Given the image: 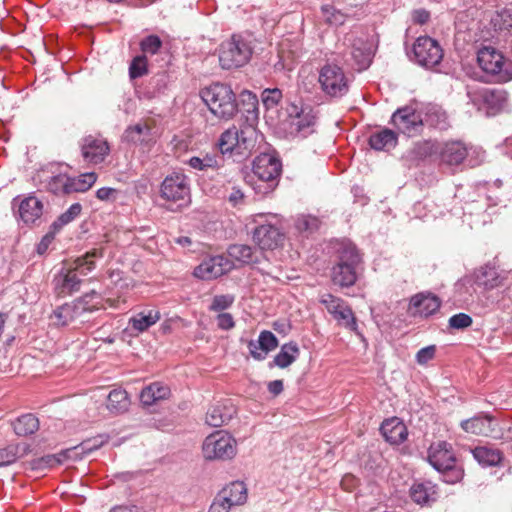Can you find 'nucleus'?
Listing matches in <instances>:
<instances>
[{
	"instance_id": "obj_6",
	"label": "nucleus",
	"mask_w": 512,
	"mask_h": 512,
	"mask_svg": "<svg viewBox=\"0 0 512 512\" xmlns=\"http://www.w3.org/2000/svg\"><path fill=\"white\" fill-rule=\"evenodd\" d=\"M282 164L278 157L269 153L258 155L253 161V173L258 178L255 190L259 194L266 195L272 192L278 185Z\"/></svg>"
},
{
	"instance_id": "obj_36",
	"label": "nucleus",
	"mask_w": 512,
	"mask_h": 512,
	"mask_svg": "<svg viewBox=\"0 0 512 512\" xmlns=\"http://www.w3.org/2000/svg\"><path fill=\"white\" fill-rule=\"evenodd\" d=\"M397 134L391 129H382L369 137V145L374 150H389L397 145Z\"/></svg>"
},
{
	"instance_id": "obj_41",
	"label": "nucleus",
	"mask_w": 512,
	"mask_h": 512,
	"mask_svg": "<svg viewBox=\"0 0 512 512\" xmlns=\"http://www.w3.org/2000/svg\"><path fill=\"white\" fill-rule=\"evenodd\" d=\"M128 394L123 389H113L107 395V409L112 413H122L129 407Z\"/></svg>"
},
{
	"instance_id": "obj_44",
	"label": "nucleus",
	"mask_w": 512,
	"mask_h": 512,
	"mask_svg": "<svg viewBox=\"0 0 512 512\" xmlns=\"http://www.w3.org/2000/svg\"><path fill=\"white\" fill-rule=\"evenodd\" d=\"M13 428L19 436L31 435L38 430L39 421L33 414H25L17 418L13 423Z\"/></svg>"
},
{
	"instance_id": "obj_39",
	"label": "nucleus",
	"mask_w": 512,
	"mask_h": 512,
	"mask_svg": "<svg viewBox=\"0 0 512 512\" xmlns=\"http://www.w3.org/2000/svg\"><path fill=\"white\" fill-rule=\"evenodd\" d=\"M475 460L484 467L496 466L502 460L501 452L487 446L476 447L472 450Z\"/></svg>"
},
{
	"instance_id": "obj_2",
	"label": "nucleus",
	"mask_w": 512,
	"mask_h": 512,
	"mask_svg": "<svg viewBox=\"0 0 512 512\" xmlns=\"http://www.w3.org/2000/svg\"><path fill=\"white\" fill-rule=\"evenodd\" d=\"M201 98L210 112L221 120L232 119L239 110L236 95L229 85L214 83L201 91Z\"/></svg>"
},
{
	"instance_id": "obj_8",
	"label": "nucleus",
	"mask_w": 512,
	"mask_h": 512,
	"mask_svg": "<svg viewBox=\"0 0 512 512\" xmlns=\"http://www.w3.org/2000/svg\"><path fill=\"white\" fill-rule=\"evenodd\" d=\"M467 96L478 111L485 110L487 115L497 114L507 102L506 91L479 85L467 86Z\"/></svg>"
},
{
	"instance_id": "obj_63",
	"label": "nucleus",
	"mask_w": 512,
	"mask_h": 512,
	"mask_svg": "<svg viewBox=\"0 0 512 512\" xmlns=\"http://www.w3.org/2000/svg\"><path fill=\"white\" fill-rule=\"evenodd\" d=\"M105 442H106V439H104L102 436H100L99 438L84 441L81 445L82 451L90 452L94 449L101 447Z\"/></svg>"
},
{
	"instance_id": "obj_18",
	"label": "nucleus",
	"mask_w": 512,
	"mask_h": 512,
	"mask_svg": "<svg viewBox=\"0 0 512 512\" xmlns=\"http://www.w3.org/2000/svg\"><path fill=\"white\" fill-rule=\"evenodd\" d=\"M232 263L224 256H214L203 260L195 269L194 276L203 280H211L230 271Z\"/></svg>"
},
{
	"instance_id": "obj_26",
	"label": "nucleus",
	"mask_w": 512,
	"mask_h": 512,
	"mask_svg": "<svg viewBox=\"0 0 512 512\" xmlns=\"http://www.w3.org/2000/svg\"><path fill=\"white\" fill-rule=\"evenodd\" d=\"M258 138L259 134L252 124L238 129L236 155L248 157L254 151Z\"/></svg>"
},
{
	"instance_id": "obj_53",
	"label": "nucleus",
	"mask_w": 512,
	"mask_h": 512,
	"mask_svg": "<svg viewBox=\"0 0 512 512\" xmlns=\"http://www.w3.org/2000/svg\"><path fill=\"white\" fill-rule=\"evenodd\" d=\"M147 73V59L145 55H139L133 59L129 67V75L132 79L142 77Z\"/></svg>"
},
{
	"instance_id": "obj_9",
	"label": "nucleus",
	"mask_w": 512,
	"mask_h": 512,
	"mask_svg": "<svg viewBox=\"0 0 512 512\" xmlns=\"http://www.w3.org/2000/svg\"><path fill=\"white\" fill-rule=\"evenodd\" d=\"M202 452L207 460H230L237 453V442L229 433L219 430L205 438Z\"/></svg>"
},
{
	"instance_id": "obj_45",
	"label": "nucleus",
	"mask_w": 512,
	"mask_h": 512,
	"mask_svg": "<svg viewBox=\"0 0 512 512\" xmlns=\"http://www.w3.org/2000/svg\"><path fill=\"white\" fill-rule=\"evenodd\" d=\"M238 129L233 126L225 130L218 141V146L222 154L234 153L236 154V148L238 143Z\"/></svg>"
},
{
	"instance_id": "obj_64",
	"label": "nucleus",
	"mask_w": 512,
	"mask_h": 512,
	"mask_svg": "<svg viewBox=\"0 0 512 512\" xmlns=\"http://www.w3.org/2000/svg\"><path fill=\"white\" fill-rule=\"evenodd\" d=\"M109 512H141V509L136 505H117L110 509Z\"/></svg>"
},
{
	"instance_id": "obj_54",
	"label": "nucleus",
	"mask_w": 512,
	"mask_h": 512,
	"mask_svg": "<svg viewBox=\"0 0 512 512\" xmlns=\"http://www.w3.org/2000/svg\"><path fill=\"white\" fill-rule=\"evenodd\" d=\"M234 300V296L230 294L215 295L209 306V310L214 312L224 311L232 306Z\"/></svg>"
},
{
	"instance_id": "obj_35",
	"label": "nucleus",
	"mask_w": 512,
	"mask_h": 512,
	"mask_svg": "<svg viewBox=\"0 0 512 512\" xmlns=\"http://www.w3.org/2000/svg\"><path fill=\"white\" fill-rule=\"evenodd\" d=\"M160 312L158 310L141 311L129 319L130 329L137 333L148 330L151 326L160 320Z\"/></svg>"
},
{
	"instance_id": "obj_47",
	"label": "nucleus",
	"mask_w": 512,
	"mask_h": 512,
	"mask_svg": "<svg viewBox=\"0 0 512 512\" xmlns=\"http://www.w3.org/2000/svg\"><path fill=\"white\" fill-rule=\"evenodd\" d=\"M321 13L324 21L330 25L339 26L344 24L346 20L345 14L331 5H323Z\"/></svg>"
},
{
	"instance_id": "obj_56",
	"label": "nucleus",
	"mask_w": 512,
	"mask_h": 512,
	"mask_svg": "<svg viewBox=\"0 0 512 512\" xmlns=\"http://www.w3.org/2000/svg\"><path fill=\"white\" fill-rule=\"evenodd\" d=\"M18 458V447L9 445L0 449V467L8 466L14 463Z\"/></svg>"
},
{
	"instance_id": "obj_48",
	"label": "nucleus",
	"mask_w": 512,
	"mask_h": 512,
	"mask_svg": "<svg viewBox=\"0 0 512 512\" xmlns=\"http://www.w3.org/2000/svg\"><path fill=\"white\" fill-rule=\"evenodd\" d=\"M231 257L243 263H250L253 261V249L244 244H234L228 249Z\"/></svg>"
},
{
	"instance_id": "obj_22",
	"label": "nucleus",
	"mask_w": 512,
	"mask_h": 512,
	"mask_svg": "<svg viewBox=\"0 0 512 512\" xmlns=\"http://www.w3.org/2000/svg\"><path fill=\"white\" fill-rule=\"evenodd\" d=\"M278 340L276 336L268 331H261L257 340H250L248 342V349L250 355L258 361L264 360L268 353L276 349Z\"/></svg>"
},
{
	"instance_id": "obj_58",
	"label": "nucleus",
	"mask_w": 512,
	"mask_h": 512,
	"mask_svg": "<svg viewBox=\"0 0 512 512\" xmlns=\"http://www.w3.org/2000/svg\"><path fill=\"white\" fill-rule=\"evenodd\" d=\"M232 507L226 502L225 498H222L217 493L214 497L208 512H230Z\"/></svg>"
},
{
	"instance_id": "obj_5",
	"label": "nucleus",
	"mask_w": 512,
	"mask_h": 512,
	"mask_svg": "<svg viewBox=\"0 0 512 512\" xmlns=\"http://www.w3.org/2000/svg\"><path fill=\"white\" fill-rule=\"evenodd\" d=\"M361 261L356 246L344 241L338 249V262L332 268V281L340 287H350L357 280L356 268Z\"/></svg>"
},
{
	"instance_id": "obj_57",
	"label": "nucleus",
	"mask_w": 512,
	"mask_h": 512,
	"mask_svg": "<svg viewBox=\"0 0 512 512\" xmlns=\"http://www.w3.org/2000/svg\"><path fill=\"white\" fill-rule=\"evenodd\" d=\"M449 327L453 329H465L472 325V318L465 313H458L449 318Z\"/></svg>"
},
{
	"instance_id": "obj_27",
	"label": "nucleus",
	"mask_w": 512,
	"mask_h": 512,
	"mask_svg": "<svg viewBox=\"0 0 512 512\" xmlns=\"http://www.w3.org/2000/svg\"><path fill=\"white\" fill-rule=\"evenodd\" d=\"M420 110L423 111L424 125L439 130H446L450 126L446 112L438 105L427 104Z\"/></svg>"
},
{
	"instance_id": "obj_60",
	"label": "nucleus",
	"mask_w": 512,
	"mask_h": 512,
	"mask_svg": "<svg viewBox=\"0 0 512 512\" xmlns=\"http://www.w3.org/2000/svg\"><path fill=\"white\" fill-rule=\"evenodd\" d=\"M118 194V190L111 187H102L96 191V197L101 201H114Z\"/></svg>"
},
{
	"instance_id": "obj_13",
	"label": "nucleus",
	"mask_w": 512,
	"mask_h": 512,
	"mask_svg": "<svg viewBox=\"0 0 512 512\" xmlns=\"http://www.w3.org/2000/svg\"><path fill=\"white\" fill-rule=\"evenodd\" d=\"M477 61L484 72L497 75L501 81L512 79L510 64L506 63L503 54L495 48L490 46L481 48L477 54Z\"/></svg>"
},
{
	"instance_id": "obj_21",
	"label": "nucleus",
	"mask_w": 512,
	"mask_h": 512,
	"mask_svg": "<svg viewBox=\"0 0 512 512\" xmlns=\"http://www.w3.org/2000/svg\"><path fill=\"white\" fill-rule=\"evenodd\" d=\"M290 116L291 127L300 137H307L313 132L316 116L310 107L298 109L297 106H293Z\"/></svg>"
},
{
	"instance_id": "obj_38",
	"label": "nucleus",
	"mask_w": 512,
	"mask_h": 512,
	"mask_svg": "<svg viewBox=\"0 0 512 512\" xmlns=\"http://www.w3.org/2000/svg\"><path fill=\"white\" fill-rule=\"evenodd\" d=\"M97 180L94 172L81 174L78 177H69L66 186V194L85 192L90 189Z\"/></svg>"
},
{
	"instance_id": "obj_49",
	"label": "nucleus",
	"mask_w": 512,
	"mask_h": 512,
	"mask_svg": "<svg viewBox=\"0 0 512 512\" xmlns=\"http://www.w3.org/2000/svg\"><path fill=\"white\" fill-rule=\"evenodd\" d=\"M491 23L496 30H509L512 28V11L507 8L497 11Z\"/></svg>"
},
{
	"instance_id": "obj_43",
	"label": "nucleus",
	"mask_w": 512,
	"mask_h": 512,
	"mask_svg": "<svg viewBox=\"0 0 512 512\" xmlns=\"http://www.w3.org/2000/svg\"><path fill=\"white\" fill-rule=\"evenodd\" d=\"M240 111L245 114L246 120L255 122L258 119V99L255 94L250 91L241 93Z\"/></svg>"
},
{
	"instance_id": "obj_33",
	"label": "nucleus",
	"mask_w": 512,
	"mask_h": 512,
	"mask_svg": "<svg viewBox=\"0 0 512 512\" xmlns=\"http://www.w3.org/2000/svg\"><path fill=\"white\" fill-rule=\"evenodd\" d=\"M18 211L24 223H34L42 215L43 204L35 196H28L20 202Z\"/></svg>"
},
{
	"instance_id": "obj_42",
	"label": "nucleus",
	"mask_w": 512,
	"mask_h": 512,
	"mask_svg": "<svg viewBox=\"0 0 512 512\" xmlns=\"http://www.w3.org/2000/svg\"><path fill=\"white\" fill-rule=\"evenodd\" d=\"M219 161L220 158L217 155L205 153L201 156H193L185 163L194 170L206 171L218 168L220 166Z\"/></svg>"
},
{
	"instance_id": "obj_50",
	"label": "nucleus",
	"mask_w": 512,
	"mask_h": 512,
	"mask_svg": "<svg viewBox=\"0 0 512 512\" xmlns=\"http://www.w3.org/2000/svg\"><path fill=\"white\" fill-rule=\"evenodd\" d=\"M319 219L311 215L299 216L295 221L296 229L301 233H312L319 227Z\"/></svg>"
},
{
	"instance_id": "obj_52",
	"label": "nucleus",
	"mask_w": 512,
	"mask_h": 512,
	"mask_svg": "<svg viewBox=\"0 0 512 512\" xmlns=\"http://www.w3.org/2000/svg\"><path fill=\"white\" fill-rule=\"evenodd\" d=\"M282 91L278 88L265 89L262 94V102L267 109L275 108L282 99Z\"/></svg>"
},
{
	"instance_id": "obj_29",
	"label": "nucleus",
	"mask_w": 512,
	"mask_h": 512,
	"mask_svg": "<svg viewBox=\"0 0 512 512\" xmlns=\"http://www.w3.org/2000/svg\"><path fill=\"white\" fill-rule=\"evenodd\" d=\"M374 53L375 49L371 41L359 38L353 43L351 54L354 61L358 65L359 70H363L369 67L372 62Z\"/></svg>"
},
{
	"instance_id": "obj_17",
	"label": "nucleus",
	"mask_w": 512,
	"mask_h": 512,
	"mask_svg": "<svg viewBox=\"0 0 512 512\" xmlns=\"http://www.w3.org/2000/svg\"><path fill=\"white\" fill-rule=\"evenodd\" d=\"M497 421L489 415L478 414L470 419L463 420L460 423L461 428L466 432L474 435L499 438L497 431Z\"/></svg>"
},
{
	"instance_id": "obj_10",
	"label": "nucleus",
	"mask_w": 512,
	"mask_h": 512,
	"mask_svg": "<svg viewBox=\"0 0 512 512\" xmlns=\"http://www.w3.org/2000/svg\"><path fill=\"white\" fill-rule=\"evenodd\" d=\"M391 124L408 137L417 136L424 127L423 111L415 103L400 107L392 114Z\"/></svg>"
},
{
	"instance_id": "obj_23",
	"label": "nucleus",
	"mask_w": 512,
	"mask_h": 512,
	"mask_svg": "<svg viewBox=\"0 0 512 512\" xmlns=\"http://www.w3.org/2000/svg\"><path fill=\"white\" fill-rule=\"evenodd\" d=\"M235 414L236 408L229 400L219 402L208 409L206 423L211 427H221L227 424Z\"/></svg>"
},
{
	"instance_id": "obj_51",
	"label": "nucleus",
	"mask_w": 512,
	"mask_h": 512,
	"mask_svg": "<svg viewBox=\"0 0 512 512\" xmlns=\"http://www.w3.org/2000/svg\"><path fill=\"white\" fill-rule=\"evenodd\" d=\"M70 450L62 451L58 454L54 455H46L41 457L36 462L37 468H50L55 467L59 464H62L64 460L68 457Z\"/></svg>"
},
{
	"instance_id": "obj_31",
	"label": "nucleus",
	"mask_w": 512,
	"mask_h": 512,
	"mask_svg": "<svg viewBox=\"0 0 512 512\" xmlns=\"http://www.w3.org/2000/svg\"><path fill=\"white\" fill-rule=\"evenodd\" d=\"M507 274L499 273L495 267L485 265L476 272V283L485 289H493L504 285Z\"/></svg>"
},
{
	"instance_id": "obj_12",
	"label": "nucleus",
	"mask_w": 512,
	"mask_h": 512,
	"mask_svg": "<svg viewBox=\"0 0 512 512\" xmlns=\"http://www.w3.org/2000/svg\"><path fill=\"white\" fill-rule=\"evenodd\" d=\"M160 195L163 199L178 203V207L190 202V184L183 173L174 172L165 177L161 184Z\"/></svg>"
},
{
	"instance_id": "obj_37",
	"label": "nucleus",
	"mask_w": 512,
	"mask_h": 512,
	"mask_svg": "<svg viewBox=\"0 0 512 512\" xmlns=\"http://www.w3.org/2000/svg\"><path fill=\"white\" fill-rule=\"evenodd\" d=\"M300 349L296 342H289L281 346L280 351L274 357L273 363L270 364V367L273 365L279 368H286L290 366L299 356Z\"/></svg>"
},
{
	"instance_id": "obj_14",
	"label": "nucleus",
	"mask_w": 512,
	"mask_h": 512,
	"mask_svg": "<svg viewBox=\"0 0 512 512\" xmlns=\"http://www.w3.org/2000/svg\"><path fill=\"white\" fill-rule=\"evenodd\" d=\"M413 60L420 66L431 69L443 59V49L438 41L429 36H420L412 48Z\"/></svg>"
},
{
	"instance_id": "obj_1",
	"label": "nucleus",
	"mask_w": 512,
	"mask_h": 512,
	"mask_svg": "<svg viewBox=\"0 0 512 512\" xmlns=\"http://www.w3.org/2000/svg\"><path fill=\"white\" fill-rule=\"evenodd\" d=\"M102 257V252L94 249L84 256L77 258L69 268L62 269L54 278V288L58 296H66L80 288L79 275L86 276L95 268V258Z\"/></svg>"
},
{
	"instance_id": "obj_61",
	"label": "nucleus",
	"mask_w": 512,
	"mask_h": 512,
	"mask_svg": "<svg viewBox=\"0 0 512 512\" xmlns=\"http://www.w3.org/2000/svg\"><path fill=\"white\" fill-rule=\"evenodd\" d=\"M216 320L217 326L222 330H230L235 326L233 316L230 313H219Z\"/></svg>"
},
{
	"instance_id": "obj_32",
	"label": "nucleus",
	"mask_w": 512,
	"mask_h": 512,
	"mask_svg": "<svg viewBox=\"0 0 512 512\" xmlns=\"http://www.w3.org/2000/svg\"><path fill=\"white\" fill-rule=\"evenodd\" d=\"M219 496L226 499V502L233 508L243 505L247 500V488L241 481H234L226 485L218 492Z\"/></svg>"
},
{
	"instance_id": "obj_7",
	"label": "nucleus",
	"mask_w": 512,
	"mask_h": 512,
	"mask_svg": "<svg viewBox=\"0 0 512 512\" xmlns=\"http://www.w3.org/2000/svg\"><path fill=\"white\" fill-rule=\"evenodd\" d=\"M99 299L100 297L95 291L85 294L71 303L57 307L51 315V320L57 326H66L84 313L98 309Z\"/></svg>"
},
{
	"instance_id": "obj_3",
	"label": "nucleus",
	"mask_w": 512,
	"mask_h": 512,
	"mask_svg": "<svg viewBox=\"0 0 512 512\" xmlns=\"http://www.w3.org/2000/svg\"><path fill=\"white\" fill-rule=\"evenodd\" d=\"M427 459L431 466L442 474L444 482L455 484L463 478L464 470L457 464L451 444L445 441L433 443L429 447Z\"/></svg>"
},
{
	"instance_id": "obj_4",
	"label": "nucleus",
	"mask_w": 512,
	"mask_h": 512,
	"mask_svg": "<svg viewBox=\"0 0 512 512\" xmlns=\"http://www.w3.org/2000/svg\"><path fill=\"white\" fill-rule=\"evenodd\" d=\"M253 53L249 34H233L224 41L219 50V62L223 69H233L245 65Z\"/></svg>"
},
{
	"instance_id": "obj_16",
	"label": "nucleus",
	"mask_w": 512,
	"mask_h": 512,
	"mask_svg": "<svg viewBox=\"0 0 512 512\" xmlns=\"http://www.w3.org/2000/svg\"><path fill=\"white\" fill-rule=\"evenodd\" d=\"M320 303L325 306L327 311L340 325L352 331H356V318L352 309L346 304L344 300L332 294L326 293L321 296Z\"/></svg>"
},
{
	"instance_id": "obj_55",
	"label": "nucleus",
	"mask_w": 512,
	"mask_h": 512,
	"mask_svg": "<svg viewBox=\"0 0 512 512\" xmlns=\"http://www.w3.org/2000/svg\"><path fill=\"white\" fill-rule=\"evenodd\" d=\"M162 46L161 39L156 35H149L142 39L140 48L143 53L154 55Z\"/></svg>"
},
{
	"instance_id": "obj_20",
	"label": "nucleus",
	"mask_w": 512,
	"mask_h": 512,
	"mask_svg": "<svg viewBox=\"0 0 512 512\" xmlns=\"http://www.w3.org/2000/svg\"><path fill=\"white\" fill-rule=\"evenodd\" d=\"M253 240L262 250H273L284 240V234L273 224H260L253 232Z\"/></svg>"
},
{
	"instance_id": "obj_59",
	"label": "nucleus",
	"mask_w": 512,
	"mask_h": 512,
	"mask_svg": "<svg viewBox=\"0 0 512 512\" xmlns=\"http://www.w3.org/2000/svg\"><path fill=\"white\" fill-rule=\"evenodd\" d=\"M436 348L434 345H430L420 349L416 354V360L419 364H426L432 360L435 356Z\"/></svg>"
},
{
	"instance_id": "obj_40",
	"label": "nucleus",
	"mask_w": 512,
	"mask_h": 512,
	"mask_svg": "<svg viewBox=\"0 0 512 512\" xmlns=\"http://www.w3.org/2000/svg\"><path fill=\"white\" fill-rule=\"evenodd\" d=\"M151 129L145 123H137L129 126L123 135V139L129 143H148L150 141Z\"/></svg>"
},
{
	"instance_id": "obj_24",
	"label": "nucleus",
	"mask_w": 512,
	"mask_h": 512,
	"mask_svg": "<svg viewBox=\"0 0 512 512\" xmlns=\"http://www.w3.org/2000/svg\"><path fill=\"white\" fill-rule=\"evenodd\" d=\"M380 431L385 440L393 445L403 443L408 436L407 427L397 417L386 419L382 423Z\"/></svg>"
},
{
	"instance_id": "obj_19",
	"label": "nucleus",
	"mask_w": 512,
	"mask_h": 512,
	"mask_svg": "<svg viewBox=\"0 0 512 512\" xmlns=\"http://www.w3.org/2000/svg\"><path fill=\"white\" fill-rule=\"evenodd\" d=\"M110 147L107 141L101 137L92 135L83 138L81 153L85 161L93 164L102 163L109 154Z\"/></svg>"
},
{
	"instance_id": "obj_28",
	"label": "nucleus",
	"mask_w": 512,
	"mask_h": 512,
	"mask_svg": "<svg viewBox=\"0 0 512 512\" xmlns=\"http://www.w3.org/2000/svg\"><path fill=\"white\" fill-rule=\"evenodd\" d=\"M467 155L468 149L466 145L460 141L445 143L440 152L442 162L450 166L461 164Z\"/></svg>"
},
{
	"instance_id": "obj_34",
	"label": "nucleus",
	"mask_w": 512,
	"mask_h": 512,
	"mask_svg": "<svg viewBox=\"0 0 512 512\" xmlns=\"http://www.w3.org/2000/svg\"><path fill=\"white\" fill-rule=\"evenodd\" d=\"M170 388L160 382H154L146 386L140 393V401L145 406H151L160 400L170 396Z\"/></svg>"
},
{
	"instance_id": "obj_25",
	"label": "nucleus",
	"mask_w": 512,
	"mask_h": 512,
	"mask_svg": "<svg viewBox=\"0 0 512 512\" xmlns=\"http://www.w3.org/2000/svg\"><path fill=\"white\" fill-rule=\"evenodd\" d=\"M441 302L439 298L430 293H419L411 298L410 308L414 315L428 317L439 310Z\"/></svg>"
},
{
	"instance_id": "obj_46",
	"label": "nucleus",
	"mask_w": 512,
	"mask_h": 512,
	"mask_svg": "<svg viewBox=\"0 0 512 512\" xmlns=\"http://www.w3.org/2000/svg\"><path fill=\"white\" fill-rule=\"evenodd\" d=\"M82 211L79 203L72 204L65 212H63L50 226L54 232H59L64 226L74 221Z\"/></svg>"
},
{
	"instance_id": "obj_62",
	"label": "nucleus",
	"mask_w": 512,
	"mask_h": 512,
	"mask_svg": "<svg viewBox=\"0 0 512 512\" xmlns=\"http://www.w3.org/2000/svg\"><path fill=\"white\" fill-rule=\"evenodd\" d=\"M56 233L57 232H54V230L50 228V231L41 239V241L37 245L38 254H44L47 251L49 245L54 240V236Z\"/></svg>"
},
{
	"instance_id": "obj_15",
	"label": "nucleus",
	"mask_w": 512,
	"mask_h": 512,
	"mask_svg": "<svg viewBox=\"0 0 512 512\" xmlns=\"http://www.w3.org/2000/svg\"><path fill=\"white\" fill-rule=\"evenodd\" d=\"M40 186L55 195H65L68 175L58 164H49L37 172L34 178Z\"/></svg>"
},
{
	"instance_id": "obj_11",
	"label": "nucleus",
	"mask_w": 512,
	"mask_h": 512,
	"mask_svg": "<svg viewBox=\"0 0 512 512\" xmlns=\"http://www.w3.org/2000/svg\"><path fill=\"white\" fill-rule=\"evenodd\" d=\"M318 82L323 93L331 98H341L349 90L343 69L335 64H326L320 69Z\"/></svg>"
},
{
	"instance_id": "obj_30",
	"label": "nucleus",
	"mask_w": 512,
	"mask_h": 512,
	"mask_svg": "<svg viewBox=\"0 0 512 512\" xmlns=\"http://www.w3.org/2000/svg\"><path fill=\"white\" fill-rule=\"evenodd\" d=\"M410 496L417 504L434 502L438 497L437 486L431 481L415 482L410 488Z\"/></svg>"
}]
</instances>
